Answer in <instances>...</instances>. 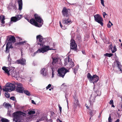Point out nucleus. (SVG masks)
Masks as SVG:
<instances>
[{
    "label": "nucleus",
    "instance_id": "nucleus-1",
    "mask_svg": "<svg viewBox=\"0 0 122 122\" xmlns=\"http://www.w3.org/2000/svg\"><path fill=\"white\" fill-rule=\"evenodd\" d=\"M16 87L17 91L20 93H23L24 92V89L23 87L22 84L19 82H14L12 84L9 82L7 83L5 86V87L3 88V91L11 92L15 90V87Z\"/></svg>",
    "mask_w": 122,
    "mask_h": 122
},
{
    "label": "nucleus",
    "instance_id": "nucleus-2",
    "mask_svg": "<svg viewBox=\"0 0 122 122\" xmlns=\"http://www.w3.org/2000/svg\"><path fill=\"white\" fill-rule=\"evenodd\" d=\"M13 120L15 122H20L21 120L26 117L27 115L25 113L20 111H17L13 113Z\"/></svg>",
    "mask_w": 122,
    "mask_h": 122
},
{
    "label": "nucleus",
    "instance_id": "nucleus-3",
    "mask_svg": "<svg viewBox=\"0 0 122 122\" xmlns=\"http://www.w3.org/2000/svg\"><path fill=\"white\" fill-rule=\"evenodd\" d=\"M36 21L40 23L39 24L34 19H32L30 20V23L32 24L37 27H40L42 26L43 24V20L41 17L37 14H35L34 15Z\"/></svg>",
    "mask_w": 122,
    "mask_h": 122
},
{
    "label": "nucleus",
    "instance_id": "nucleus-4",
    "mask_svg": "<svg viewBox=\"0 0 122 122\" xmlns=\"http://www.w3.org/2000/svg\"><path fill=\"white\" fill-rule=\"evenodd\" d=\"M49 50H54V49L51 48L49 46H45L42 47L39 49L37 51L35 52L34 53V54L32 55V56H34L37 53H43Z\"/></svg>",
    "mask_w": 122,
    "mask_h": 122
},
{
    "label": "nucleus",
    "instance_id": "nucleus-5",
    "mask_svg": "<svg viewBox=\"0 0 122 122\" xmlns=\"http://www.w3.org/2000/svg\"><path fill=\"white\" fill-rule=\"evenodd\" d=\"M87 77L89 81L91 82H93L94 84V82H96L99 80V77L96 75H94L92 76L90 73H88L87 75Z\"/></svg>",
    "mask_w": 122,
    "mask_h": 122
},
{
    "label": "nucleus",
    "instance_id": "nucleus-6",
    "mask_svg": "<svg viewBox=\"0 0 122 122\" xmlns=\"http://www.w3.org/2000/svg\"><path fill=\"white\" fill-rule=\"evenodd\" d=\"M36 38L38 42V45H39L41 47H43L45 42V38H43V37L40 35L37 36Z\"/></svg>",
    "mask_w": 122,
    "mask_h": 122
},
{
    "label": "nucleus",
    "instance_id": "nucleus-7",
    "mask_svg": "<svg viewBox=\"0 0 122 122\" xmlns=\"http://www.w3.org/2000/svg\"><path fill=\"white\" fill-rule=\"evenodd\" d=\"M58 76L60 77L63 78L66 72H69L68 70L63 67L59 69L58 71Z\"/></svg>",
    "mask_w": 122,
    "mask_h": 122
},
{
    "label": "nucleus",
    "instance_id": "nucleus-8",
    "mask_svg": "<svg viewBox=\"0 0 122 122\" xmlns=\"http://www.w3.org/2000/svg\"><path fill=\"white\" fill-rule=\"evenodd\" d=\"M94 17L95 21L100 24L101 26H102L103 25L102 22L103 19L101 16L98 14L95 15Z\"/></svg>",
    "mask_w": 122,
    "mask_h": 122
},
{
    "label": "nucleus",
    "instance_id": "nucleus-9",
    "mask_svg": "<svg viewBox=\"0 0 122 122\" xmlns=\"http://www.w3.org/2000/svg\"><path fill=\"white\" fill-rule=\"evenodd\" d=\"M14 69V67H12L10 71L9 75H10L12 76L17 78L18 77V73H16Z\"/></svg>",
    "mask_w": 122,
    "mask_h": 122
},
{
    "label": "nucleus",
    "instance_id": "nucleus-10",
    "mask_svg": "<svg viewBox=\"0 0 122 122\" xmlns=\"http://www.w3.org/2000/svg\"><path fill=\"white\" fill-rule=\"evenodd\" d=\"M70 44V48L71 49L75 51L77 50V45L74 40L72 39H71Z\"/></svg>",
    "mask_w": 122,
    "mask_h": 122
},
{
    "label": "nucleus",
    "instance_id": "nucleus-11",
    "mask_svg": "<svg viewBox=\"0 0 122 122\" xmlns=\"http://www.w3.org/2000/svg\"><path fill=\"white\" fill-rule=\"evenodd\" d=\"M8 42L7 44L8 43V45L12 46V43H14L15 42V38L13 36H10Z\"/></svg>",
    "mask_w": 122,
    "mask_h": 122
},
{
    "label": "nucleus",
    "instance_id": "nucleus-12",
    "mask_svg": "<svg viewBox=\"0 0 122 122\" xmlns=\"http://www.w3.org/2000/svg\"><path fill=\"white\" fill-rule=\"evenodd\" d=\"M95 93V95H96L95 96H93V95H92L90 98V104L92 105L93 104V103L94 102H95V98H96V96H100L101 94V92H99V95L98 94L96 95V93Z\"/></svg>",
    "mask_w": 122,
    "mask_h": 122
},
{
    "label": "nucleus",
    "instance_id": "nucleus-13",
    "mask_svg": "<svg viewBox=\"0 0 122 122\" xmlns=\"http://www.w3.org/2000/svg\"><path fill=\"white\" fill-rule=\"evenodd\" d=\"M22 18L21 15H18L15 17H13L11 18V22H15L20 20Z\"/></svg>",
    "mask_w": 122,
    "mask_h": 122
},
{
    "label": "nucleus",
    "instance_id": "nucleus-14",
    "mask_svg": "<svg viewBox=\"0 0 122 122\" xmlns=\"http://www.w3.org/2000/svg\"><path fill=\"white\" fill-rule=\"evenodd\" d=\"M12 67H6L5 66H3L2 67V69L9 76L10 71Z\"/></svg>",
    "mask_w": 122,
    "mask_h": 122
},
{
    "label": "nucleus",
    "instance_id": "nucleus-15",
    "mask_svg": "<svg viewBox=\"0 0 122 122\" xmlns=\"http://www.w3.org/2000/svg\"><path fill=\"white\" fill-rule=\"evenodd\" d=\"M28 113V116L29 118L28 119H30L33 117V114L35 113V112L34 111L28 110L27 111Z\"/></svg>",
    "mask_w": 122,
    "mask_h": 122
},
{
    "label": "nucleus",
    "instance_id": "nucleus-16",
    "mask_svg": "<svg viewBox=\"0 0 122 122\" xmlns=\"http://www.w3.org/2000/svg\"><path fill=\"white\" fill-rule=\"evenodd\" d=\"M62 14L64 16L66 17L68 16L69 15L68 13V10L66 8L64 7L63 8L62 10Z\"/></svg>",
    "mask_w": 122,
    "mask_h": 122
},
{
    "label": "nucleus",
    "instance_id": "nucleus-17",
    "mask_svg": "<svg viewBox=\"0 0 122 122\" xmlns=\"http://www.w3.org/2000/svg\"><path fill=\"white\" fill-rule=\"evenodd\" d=\"M71 23V21L68 18H65L62 20V23L66 25H69Z\"/></svg>",
    "mask_w": 122,
    "mask_h": 122
},
{
    "label": "nucleus",
    "instance_id": "nucleus-18",
    "mask_svg": "<svg viewBox=\"0 0 122 122\" xmlns=\"http://www.w3.org/2000/svg\"><path fill=\"white\" fill-rule=\"evenodd\" d=\"M16 62L18 64H20L22 65H24L25 64L26 60L25 59L22 58L17 60Z\"/></svg>",
    "mask_w": 122,
    "mask_h": 122
},
{
    "label": "nucleus",
    "instance_id": "nucleus-19",
    "mask_svg": "<svg viewBox=\"0 0 122 122\" xmlns=\"http://www.w3.org/2000/svg\"><path fill=\"white\" fill-rule=\"evenodd\" d=\"M47 71V69H46L43 68L41 70V73L43 76H45L48 74Z\"/></svg>",
    "mask_w": 122,
    "mask_h": 122
},
{
    "label": "nucleus",
    "instance_id": "nucleus-20",
    "mask_svg": "<svg viewBox=\"0 0 122 122\" xmlns=\"http://www.w3.org/2000/svg\"><path fill=\"white\" fill-rule=\"evenodd\" d=\"M18 4L19 10H21L22 8V0H18L17 1Z\"/></svg>",
    "mask_w": 122,
    "mask_h": 122
},
{
    "label": "nucleus",
    "instance_id": "nucleus-21",
    "mask_svg": "<svg viewBox=\"0 0 122 122\" xmlns=\"http://www.w3.org/2000/svg\"><path fill=\"white\" fill-rule=\"evenodd\" d=\"M116 62L117 63V65L120 71L122 73V66L120 62L119 61H116Z\"/></svg>",
    "mask_w": 122,
    "mask_h": 122
},
{
    "label": "nucleus",
    "instance_id": "nucleus-22",
    "mask_svg": "<svg viewBox=\"0 0 122 122\" xmlns=\"http://www.w3.org/2000/svg\"><path fill=\"white\" fill-rule=\"evenodd\" d=\"M53 61L52 62V64L53 65H55L56 62H57V61H61L59 57H53L52 58Z\"/></svg>",
    "mask_w": 122,
    "mask_h": 122
},
{
    "label": "nucleus",
    "instance_id": "nucleus-23",
    "mask_svg": "<svg viewBox=\"0 0 122 122\" xmlns=\"http://www.w3.org/2000/svg\"><path fill=\"white\" fill-rule=\"evenodd\" d=\"M74 106L75 108H76L77 106L79 105V102L76 98L74 97Z\"/></svg>",
    "mask_w": 122,
    "mask_h": 122
},
{
    "label": "nucleus",
    "instance_id": "nucleus-24",
    "mask_svg": "<svg viewBox=\"0 0 122 122\" xmlns=\"http://www.w3.org/2000/svg\"><path fill=\"white\" fill-rule=\"evenodd\" d=\"M8 43L7 44H6L5 52L6 53H8L9 52V49L10 48H13L12 46H11L8 45Z\"/></svg>",
    "mask_w": 122,
    "mask_h": 122
},
{
    "label": "nucleus",
    "instance_id": "nucleus-25",
    "mask_svg": "<svg viewBox=\"0 0 122 122\" xmlns=\"http://www.w3.org/2000/svg\"><path fill=\"white\" fill-rule=\"evenodd\" d=\"M70 61L68 63V65L70 67V68L68 69H70L71 68L73 67L74 66V64L73 62L72 61L71 59H70Z\"/></svg>",
    "mask_w": 122,
    "mask_h": 122
},
{
    "label": "nucleus",
    "instance_id": "nucleus-26",
    "mask_svg": "<svg viewBox=\"0 0 122 122\" xmlns=\"http://www.w3.org/2000/svg\"><path fill=\"white\" fill-rule=\"evenodd\" d=\"M96 111L94 110H90L89 111V112L91 116V117H90V119H91L92 117L94 115V113L96 112Z\"/></svg>",
    "mask_w": 122,
    "mask_h": 122
},
{
    "label": "nucleus",
    "instance_id": "nucleus-27",
    "mask_svg": "<svg viewBox=\"0 0 122 122\" xmlns=\"http://www.w3.org/2000/svg\"><path fill=\"white\" fill-rule=\"evenodd\" d=\"M70 58L69 57L65 58L64 60V64L66 65H67L68 64V63H69V61H70Z\"/></svg>",
    "mask_w": 122,
    "mask_h": 122
},
{
    "label": "nucleus",
    "instance_id": "nucleus-28",
    "mask_svg": "<svg viewBox=\"0 0 122 122\" xmlns=\"http://www.w3.org/2000/svg\"><path fill=\"white\" fill-rule=\"evenodd\" d=\"M5 20L4 17L3 16H0V20L1 23L3 24L5 23V22L4 21Z\"/></svg>",
    "mask_w": 122,
    "mask_h": 122
},
{
    "label": "nucleus",
    "instance_id": "nucleus-29",
    "mask_svg": "<svg viewBox=\"0 0 122 122\" xmlns=\"http://www.w3.org/2000/svg\"><path fill=\"white\" fill-rule=\"evenodd\" d=\"M118 111H122V104H119L117 106Z\"/></svg>",
    "mask_w": 122,
    "mask_h": 122
},
{
    "label": "nucleus",
    "instance_id": "nucleus-30",
    "mask_svg": "<svg viewBox=\"0 0 122 122\" xmlns=\"http://www.w3.org/2000/svg\"><path fill=\"white\" fill-rule=\"evenodd\" d=\"M78 68L79 67L78 66H76L74 68H72L74 70V72L75 74H76L77 72Z\"/></svg>",
    "mask_w": 122,
    "mask_h": 122
},
{
    "label": "nucleus",
    "instance_id": "nucleus-31",
    "mask_svg": "<svg viewBox=\"0 0 122 122\" xmlns=\"http://www.w3.org/2000/svg\"><path fill=\"white\" fill-rule=\"evenodd\" d=\"M1 121L2 122H9L8 119L4 118H2L1 119Z\"/></svg>",
    "mask_w": 122,
    "mask_h": 122
},
{
    "label": "nucleus",
    "instance_id": "nucleus-32",
    "mask_svg": "<svg viewBox=\"0 0 122 122\" xmlns=\"http://www.w3.org/2000/svg\"><path fill=\"white\" fill-rule=\"evenodd\" d=\"M113 55V54L112 53H106L104 54V56H107L109 57H110L112 56Z\"/></svg>",
    "mask_w": 122,
    "mask_h": 122
},
{
    "label": "nucleus",
    "instance_id": "nucleus-33",
    "mask_svg": "<svg viewBox=\"0 0 122 122\" xmlns=\"http://www.w3.org/2000/svg\"><path fill=\"white\" fill-rule=\"evenodd\" d=\"M117 51V48L116 47V46H115L111 50L112 52L113 53H114Z\"/></svg>",
    "mask_w": 122,
    "mask_h": 122
},
{
    "label": "nucleus",
    "instance_id": "nucleus-34",
    "mask_svg": "<svg viewBox=\"0 0 122 122\" xmlns=\"http://www.w3.org/2000/svg\"><path fill=\"white\" fill-rule=\"evenodd\" d=\"M108 122H112V120L111 118V115L110 114L109 116V117L108 118Z\"/></svg>",
    "mask_w": 122,
    "mask_h": 122
},
{
    "label": "nucleus",
    "instance_id": "nucleus-35",
    "mask_svg": "<svg viewBox=\"0 0 122 122\" xmlns=\"http://www.w3.org/2000/svg\"><path fill=\"white\" fill-rule=\"evenodd\" d=\"M5 106L6 107L9 108L10 107H11V106L10 104H9L8 103H6L5 104Z\"/></svg>",
    "mask_w": 122,
    "mask_h": 122
},
{
    "label": "nucleus",
    "instance_id": "nucleus-36",
    "mask_svg": "<svg viewBox=\"0 0 122 122\" xmlns=\"http://www.w3.org/2000/svg\"><path fill=\"white\" fill-rule=\"evenodd\" d=\"M24 92L25 93L28 95L29 96L30 95V92L27 90L25 91Z\"/></svg>",
    "mask_w": 122,
    "mask_h": 122
},
{
    "label": "nucleus",
    "instance_id": "nucleus-37",
    "mask_svg": "<svg viewBox=\"0 0 122 122\" xmlns=\"http://www.w3.org/2000/svg\"><path fill=\"white\" fill-rule=\"evenodd\" d=\"M26 42L25 41L23 42H20L18 43V44L19 45H23L24 43H26Z\"/></svg>",
    "mask_w": 122,
    "mask_h": 122
},
{
    "label": "nucleus",
    "instance_id": "nucleus-38",
    "mask_svg": "<svg viewBox=\"0 0 122 122\" xmlns=\"http://www.w3.org/2000/svg\"><path fill=\"white\" fill-rule=\"evenodd\" d=\"M5 97L7 98H9L10 97V95L8 93H5Z\"/></svg>",
    "mask_w": 122,
    "mask_h": 122
},
{
    "label": "nucleus",
    "instance_id": "nucleus-39",
    "mask_svg": "<svg viewBox=\"0 0 122 122\" xmlns=\"http://www.w3.org/2000/svg\"><path fill=\"white\" fill-rule=\"evenodd\" d=\"M58 106L59 108V110L60 111V112L61 113V112L62 108L60 106L59 104H58Z\"/></svg>",
    "mask_w": 122,
    "mask_h": 122
},
{
    "label": "nucleus",
    "instance_id": "nucleus-40",
    "mask_svg": "<svg viewBox=\"0 0 122 122\" xmlns=\"http://www.w3.org/2000/svg\"><path fill=\"white\" fill-rule=\"evenodd\" d=\"M59 23H60V25L61 27V28L62 29H66L65 28H64V27L62 28V25L61 24V23L60 21V22H59Z\"/></svg>",
    "mask_w": 122,
    "mask_h": 122
},
{
    "label": "nucleus",
    "instance_id": "nucleus-41",
    "mask_svg": "<svg viewBox=\"0 0 122 122\" xmlns=\"http://www.w3.org/2000/svg\"><path fill=\"white\" fill-rule=\"evenodd\" d=\"M101 3L102 5L104 6V1L103 0H101Z\"/></svg>",
    "mask_w": 122,
    "mask_h": 122
},
{
    "label": "nucleus",
    "instance_id": "nucleus-42",
    "mask_svg": "<svg viewBox=\"0 0 122 122\" xmlns=\"http://www.w3.org/2000/svg\"><path fill=\"white\" fill-rule=\"evenodd\" d=\"M51 86V84H49L48 86L46 87V89H48L49 88H50Z\"/></svg>",
    "mask_w": 122,
    "mask_h": 122
},
{
    "label": "nucleus",
    "instance_id": "nucleus-43",
    "mask_svg": "<svg viewBox=\"0 0 122 122\" xmlns=\"http://www.w3.org/2000/svg\"><path fill=\"white\" fill-rule=\"evenodd\" d=\"M16 38L18 39V40L19 41H21L22 40V38H20L18 36H17L16 37Z\"/></svg>",
    "mask_w": 122,
    "mask_h": 122
},
{
    "label": "nucleus",
    "instance_id": "nucleus-44",
    "mask_svg": "<svg viewBox=\"0 0 122 122\" xmlns=\"http://www.w3.org/2000/svg\"><path fill=\"white\" fill-rule=\"evenodd\" d=\"M52 77L53 78L54 77V70H53V69L52 68Z\"/></svg>",
    "mask_w": 122,
    "mask_h": 122
},
{
    "label": "nucleus",
    "instance_id": "nucleus-45",
    "mask_svg": "<svg viewBox=\"0 0 122 122\" xmlns=\"http://www.w3.org/2000/svg\"><path fill=\"white\" fill-rule=\"evenodd\" d=\"M107 27H108V28H110L111 27V26L112 25H111V24H109V23H108L107 24Z\"/></svg>",
    "mask_w": 122,
    "mask_h": 122
},
{
    "label": "nucleus",
    "instance_id": "nucleus-46",
    "mask_svg": "<svg viewBox=\"0 0 122 122\" xmlns=\"http://www.w3.org/2000/svg\"><path fill=\"white\" fill-rule=\"evenodd\" d=\"M10 99L13 101L15 100V98L14 97H12L10 98Z\"/></svg>",
    "mask_w": 122,
    "mask_h": 122
},
{
    "label": "nucleus",
    "instance_id": "nucleus-47",
    "mask_svg": "<svg viewBox=\"0 0 122 122\" xmlns=\"http://www.w3.org/2000/svg\"><path fill=\"white\" fill-rule=\"evenodd\" d=\"M113 100H111L109 102V104H113Z\"/></svg>",
    "mask_w": 122,
    "mask_h": 122
},
{
    "label": "nucleus",
    "instance_id": "nucleus-48",
    "mask_svg": "<svg viewBox=\"0 0 122 122\" xmlns=\"http://www.w3.org/2000/svg\"><path fill=\"white\" fill-rule=\"evenodd\" d=\"M109 49H110L111 50H112V45L111 44V45H110L109 46Z\"/></svg>",
    "mask_w": 122,
    "mask_h": 122
},
{
    "label": "nucleus",
    "instance_id": "nucleus-49",
    "mask_svg": "<svg viewBox=\"0 0 122 122\" xmlns=\"http://www.w3.org/2000/svg\"><path fill=\"white\" fill-rule=\"evenodd\" d=\"M103 17L104 18L105 17V16L107 15V14L105 12H103Z\"/></svg>",
    "mask_w": 122,
    "mask_h": 122
},
{
    "label": "nucleus",
    "instance_id": "nucleus-50",
    "mask_svg": "<svg viewBox=\"0 0 122 122\" xmlns=\"http://www.w3.org/2000/svg\"><path fill=\"white\" fill-rule=\"evenodd\" d=\"M31 102L34 104H36V103H35L34 101L33 100H31Z\"/></svg>",
    "mask_w": 122,
    "mask_h": 122
},
{
    "label": "nucleus",
    "instance_id": "nucleus-51",
    "mask_svg": "<svg viewBox=\"0 0 122 122\" xmlns=\"http://www.w3.org/2000/svg\"><path fill=\"white\" fill-rule=\"evenodd\" d=\"M119 119H118L115 122H119Z\"/></svg>",
    "mask_w": 122,
    "mask_h": 122
},
{
    "label": "nucleus",
    "instance_id": "nucleus-52",
    "mask_svg": "<svg viewBox=\"0 0 122 122\" xmlns=\"http://www.w3.org/2000/svg\"><path fill=\"white\" fill-rule=\"evenodd\" d=\"M111 24V25H113V24L109 20V21L108 23Z\"/></svg>",
    "mask_w": 122,
    "mask_h": 122
},
{
    "label": "nucleus",
    "instance_id": "nucleus-53",
    "mask_svg": "<svg viewBox=\"0 0 122 122\" xmlns=\"http://www.w3.org/2000/svg\"><path fill=\"white\" fill-rule=\"evenodd\" d=\"M82 53L83 54H84V55L85 54V52L84 51H82Z\"/></svg>",
    "mask_w": 122,
    "mask_h": 122
},
{
    "label": "nucleus",
    "instance_id": "nucleus-54",
    "mask_svg": "<svg viewBox=\"0 0 122 122\" xmlns=\"http://www.w3.org/2000/svg\"><path fill=\"white\" fill-rule=\"evenodd\" d=\"M10 54H9L8 56V59L9 60V61H10V60H9V58L10 57Z\"/></svg>",
    "mask_w": 122,
    "mask_h": 122
},
{
    "label": "nucleus",
    "instance_id": "nucleus-55",
    "mask_svg": "<svg viewBox=\"0 0 122 122\" xmlns=\"http://www.w3.org/2000/svg\"><path fill=\"white\" fill-rule=\"evenodd\" d=\"M41 121V119H39V120H38L36 122H39L40 121Z\"/></svg>",
    "mask_w": 122,
    "mask_h": 122
},
{
    "label": "nucleus",
    "instance_id": "nucleus-56",
    "mask_svg": "<svg viewBox=\"0 0 122 122\" xmlns=\"http://www.w3.org/2000/svg\"><path fill=\"white\" fill-rule=\"evenodd\" d=\"M112 107H115V106H114V105H113V104H112Z\"/></svg>",
    "mask_w": 122,
    "mask_h": 122
},
{
    "label": "nucleus",
    "instance_id": "nucleus-57",
    "mask_svg": "<svg viewBox=\"0 0 122 122\" xmlns=\"http://www.w3.org/2000/svg\"><path fill=\"white\" fill-rule=\"evenodd\" d=\"M69 4L70 5H75V4H74V3H73V4H71V3H69Z\"/></svg>",
    "mask_w": 122,
    "mask_h": 122
},
{
    "label": "nucleus",
    "instance_id": "nucleus-58",
    "mask_svg": "<svg viewBox=\"0 0 122 122\" xmlns=\"http://www.w3.org/2000/svg\"><path fill=\"white\" fill-rule=\"evenodd\" d=\"M95 56L93 55H92V57L94 58L95 57Z\"/></svg>",
    "mask_w": 122,
    "mask_h": 122
},
{
    "label": "nucleus",
    "instance_id": "nucleus-59",
    "mask_svg": "<svg viewBox=\"0 0 122 122\" xmlns=\"http://www.w3.org/2000/svg\"><path fill=\"white\" fill-rule=\"evenodd\" d=\"M0 89L2 90V88L1 87V86H0Z\"/></svg>",
    "mask_w": 122,
    "mask_h": 122
},
{
    "label": "nucleus",
    "instance_id": "nucleus-60",
    "mask_svg": "<svg viewBox=\"0 0 122 122\" xmlns=\"http://www.w3.org/2000/svg\"><path fill=\"white\" fill-rule=\"evenodd\" d=\"M51 88H52V87H51V88H50V89H49V90L50 91H51Z\"/></svg>",
    "mask_w": 122,
    "mask_h": 122
},
{
    "label": "nucleus",
    "instance_id": "nucleus-61",
    "mask_svg": "<svg viewBox=\"0 0 122 122\" xmlns=\"http://www.w3.org/2000/svg\"><path fill=\"white\" fill-rule=\"evenodd\" d=\"M66 101H67V103H68V101L67 100V99H66Z\"/></svg>",
    "mask_w": 122,
    "mask_h": 122
},
{
    "label": "nucleus",
    "instance_id": "nucleus-62",
    "mask_svg": "<svg viewBox=\"0 0 122 122\" xmlns=\"http://www.w3.org/2000/svg\"><path fill=\"white\" fill-rule=\"evenodd\" d=\"M86 107L87 109H88L89 108V107H88L86 106Z\"/></svg>",
    "mask_w": 122,
    "mask_h": 122
},
{
    "label": "nucleus",
    "instance_id": "nucleus-63",
    "mask_svg": "<svg viewBox=\"0 0 122 122\" xmlns=\"http://www.w3.org/2000/svg\"><path fill=\"white\" fill-rule=\"evenodd\" d=\"M119 41H120V42H121V40L119 39Z\"/></svg>",
    "mask_w": 122,
    "mask_h": 122
},
{
    "label": "nucleus",
    "instance_id": "nucleus-64",
    "mask_svg": "<svg viewBox=\"0 0 122 122\" xmlns=\"http://www.w3.org/2000/svg\"><path fill=\"white\" fill-rule=\"evenodd\" d=\"M121 101H122V103H121L122 104V98Z\"/></svg>",
    "mask_w": 122,
    "mask_h": 122
}]
</instances>
